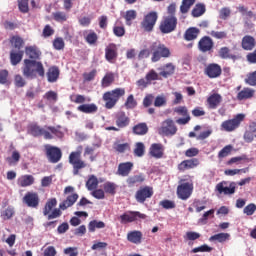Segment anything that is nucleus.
<instances>
[{
  "label": "nucleus",
  "mask_w": 256,
  "mask_h": 256,
  "mask_svg": "<svg viewBox=\"0 0 256 256\" xmlns=\"http://www.w3.org/2000/svg\"><path fill=\"white\" fill-rule=\"evenodd\" d=\"M160 135H165L166 137H171L177 133V126L175 122L171 119H167L162 122V126L159 129Z\"/></svg>",
  "instance_id": "4468645a"
},
{
  "label": "nucleus",
  "mask_w": 256,
  "mask_h": 256,
  "mask_svg": "<svg viewBox=\"0 0 256 256\" xmlns=\"http://www.w3.org/2000/svg\"><path fill=\"white\" fill-rule=\"evenodd\" d=\"M68 159L73 167V175H78L81 169L89 167V164L81 159V151L71 152Z\"/></svg>",
  "instance_id": "423d86ee"
},
{
  "label": "nucleus",
  "mask_w": 256,
  "mask_h": 256,
  "mask_svg": "<svg viewBox=\"0 0 256 256\" xmlns=\"http://www.w3.org/2000/svg\"><path fill=\"white\" fill-rule=\"evenodd\" d=\"M177 197L182 201H187L191 195H193V183L186 182L178 185L177 187Z\"/></svg>",
  "instance_id": "9b49d317"
},
{
  "label": "nucleus",
  "mask_w": 256,
  "mask_h": 256,
  "mask_svg": "<svg viewBox=\"0 0 256 256\" xmlns=\"http://www.w3.org/2000/svg\"><path fill=\"white\" fill-rule=\"evenodd\" d=\"M195 5V0H182V4L180 5V12L185 15L189 13L191 7Z\"/></svg>",
  "instance_id": "49530a36"
},
{
  "label": "nucleus",
  "mask_w": 256,
  "mask_h": 256,
  "mask_svg": "<svg viewBox=\"0 0 256 256\" xmlns=\"http://www.w3.org/2000/svg\"><path fill=\"white\" fill-rule=\"evenodd\" d=\"M98 185H99V180L95 177V175L90 176L86 182V187L88 191H95Z\"/></svg>",
  "instance_id": "de8ad7c7"
},
{
  "label": "nucleus",
  "mask_w": 256,
  "mask_h": 256,
  "mask_svg": "<svg viewBox=\"0 0 256 256\" xmlns=\"http://www.w3.org/2000/svg\"><path fill=\"white\" fill-rule=\"evenodd\" d=\"M23 55H25V51L24 50H11L10 51V63L11 65H13L14 67L19 65V63H21V61H23Z\"/></svg>",
  "instance_id": "c756f323"
},
{
  "label": "nucleus",
  "mask_w": 256,
  "mask_h": 256,
  "mask_svg": "<svg viewBox=\"0 0 256 256\" xmlns=\"http://www.w3.org/2000/svg\"><path fill=\"white\" fill-rule=\"evenodd\" d=\"M22 201L27 207L37 209L39 207V194L37 192H27Z\"/></svg>",
  "instance_id": "f3484780"
},
{
  "label": "nucleus",
  "mask_w": 256,
  "mask_h": 256,
  "mask_svg": "<svg viewBox=\"0 0 256 256\" xmlns=\"http://www.w3.org/2000/svg\"><path fill=\"white\" fill-rule=\"evenodd\" d=\"M77 110L80 111V113H86V114H91V113H97L98 107L96 104H82L77 107Z\"/></svg>",
  "instance_id": "a19ab883"
},
{
  "label": "nucleus",
  "mask_w": 256,
  "mask_h": 256,
  "mask_svg": "<svg viewBox=\"0 0 256 256\" xmlns=\"http://www.w3.org/2000/svg\"><path fill=\"white\" fill-rule=\"evenodd\" d=\"M161 33L169 34L173 33L175 29H177V17L175 16H167L165 17L159 26Z\"/></svg>",
  "instance_id": "9d476101"
},
{
  "label": "nucleus",
  "mask_w": 256,
  "mask_h": 256,
  "mask_svg": "<svg viewBox=\"0 0 256 256\" xmlns=\"http://www.w3.org/2000/svg\"><path fill=\"white\" fill-rule=\"evenodd\" d=\"M45 149V155L49 163H59L61 159L63 158V152L61 151V148L57 146H51L49 144H46L44 146Z\"/></svg>",
  "instance_id": "6e6552de"
},
{
  "label": "nucleus",
  "mask_w": 256,
  "mask_h": 256,
  "mask_svg": "<svg viewBox=\"0 0 256 256\" xmlns=\"http://www.w3.org/2000/svg\"><path fill=\"white\" fill-rule=\"evenodd\" d=\"M241 161H246V163H249V157L247 155L243 154L241 156L232 157L230 160L227 161V165H233V163H241Z\"/></svg>",
  "instance_id": "bf43d9fd"
},
{
  "label": "nucleus",
  "mask_w": 256,
  "mask_h": 256,
  "mask_svg": "<svg viewBox=\"0 0 256 256\" xmlns=\"http://www.w3.org/2000/svg\"><path fill=\"white\" fill-rule=\"evenodd\" d=\"M237 189V184L235 182L222 181L216 185V191L220 195H233Z\"/></svg>",
  "instance_id": "ddd939ff"
},
{
  "label": "nucleus",
  "mask_w": 256,
  "mask_h": 256,
  "mask_svg": "<svg viewBox=\"0 0 256 256\" xmlns=\"http://www.w3.org/2000/svg\"><path fill=\"white\" fill-rule=\"evenodd\" d=\"M115 123L118 129H125V127H129L131 118L124 111H119L115 114Z\"/></svg>",
  "instance_id": "6ab92c4d"
},
{
  "label": "nucleus",
  "mask_w": 256,
  "mask_h": 256,
  "mask_svg": "<svg viewBox=\"0 0 256 256\" xmlns=\"http://www.w3.org/2000/svg\"><path fill=\"white\" fill-rule=\"evenodd\" d=\"M14 84H15V87L21 88V87H25V85H27V82L25 81V78L21 76V74H17L14 77Z\"/></svg>",
  "instance_id": "69168bd1"
},
{
  "label": "nucleus",
  "mask_w": 256,
  "mask_h": 256,
  "mask_svg": "<svg viewBox=\"0 0 256 256\" xmlns=\"http://www.w3.org/2000/svg\"><path fill=\"white\" fill-rule=\"evenodd\" d=\"M114 82L115 74H113L112 72H108L101 80V87H103L104 89L107 87H111V85H113Z\"/></svg>",
  "instance_id": "79ce46f5"
},
{
  "label": "nucleus",
  "mask_w": 256,
  "mask_h": 256,
  "mask_svg": "<svg viewBox=\"0 0 256 256\" xmlns=\"http://www.w3.org/2000/svg\"><path fill=\"white\" fill-rule=\"evenodd\" d=\"M213 251V247H210L207 244H203L199 247H196L191 250V253H211Z\"/></svg>",
  "instance_id": "052dcab7"
},
{
  "label": "nucleus",
  "mask_w": 256,
  "mask_h": 256,
  "mask_svg": "<svg viewBox=\"0 0 256 256\" xmlns=\"http://www.w3.org/2000/svg\"><path fill=\"white\" fill-rule=\"evenodd\" d=\"M121 225H127V223H134L137 219H147V215L139 211H127L119 216Z\"/></svg>",
  "instance_id": "1a4fd4ad"
},
{
  "label": "nucleus",
  "mask_w": 256,
  "mask_h": 256,
  "mask_svg": "<svg viewBox=\"0 0 256 256\" xmlns=\"http://www.w3.org/2000/svg\"><path fill=\"white\" fill-rule=\"evenodd\" d=\"M174 113L177 115H181L183 118H179L176 120L178 125H187L189 121H191V116H189V110L185 106H178L174 109Z\"/></svg>",
  "instance_id": "a211bd4d"
},
{
  "label": "nucleus",
  "mask_w": 256,
  "mask_h": 256,
  "mask_svg": "<svg viewBox=\"0 0 256 256\" xmlns=\"http://www.w3.org/2000/svg\"><path fill=\"white\" fill-rule=\"evenodd\" d=\"M84 39L88 45H97V41L99 40V36L93 30L84 31L83 32Z\"/></svg>",
  "instance_id": "4c0bfd02"
},
{
  "label": "nucleus",
  "mask_w": 256,
  "mask_h": 256,
  "mask_svg": "<svg viewBox=\"0 0 256 256\" xmlns=\"http://www.w3.org/2000/svg\"><path fill=\"white\" fill-rule=\"evenodd\" d=\"M124 19L126 21V25L128 27H131V25H133V21H135V19H137V11L127 10L124 15Z\"/></svg>",
  "instance_id": "c03bdc74"
},
{
  "label": "nucleus",
  "mask_w": 256,
  "mask_h": 256,
  "mask_svg": "<svg viewBox=\"0 0 256 256\" xmlns=\"http://www.w3.org/2000/svg\"><path fill=\"white\" fill-rule=\"evenodd\" d=\"M124 107L126 109H135V107H137V100H135V96L133 94H130L125 103H124Z\"/></svg>",
  "instance_id": "6e6d98bb"
},
{
  "label": "nucleus",
  "mask_w": 256,
  "mask_h": 256,
  "mask_svg": "<svg viewBox=\"0 0 256 256\" xmlns=\"http://www.w3.org/2000/svg\"><path fill=\"white\" fill-rule=\"evenodd\" d=\"M153 187L151 186H142L135 193V199L137 203H145L147 199L153 197Z\"/></svg>",
  "instance_id": "f8f14e48"
},
{
  "label": "nucleus",
  "mask_w": 256,
  "mask_h": 256,
  "mask_svg": "<svg viewBox=\"0 0 256 256\" xmlns=\"http://www.w3.org/2000/svg\"><path fill=\"white\" fill-rule=\"evenodd\" d=\"M223 73V69H221V65L217 63H210L204 69V74L207 75L209 79H217L221 77Z\"/></svg>",
  "instance_id": "2eb2a0df"
},
{
  "label": "nucleus",
  "mask_w": 256,
  "mask_h": 256,
  "mask_svg": "<svg viewBox=\"0 0 256 256\" xmlns=\"http://www.w3.org/2000/svg\"><path fill=\"white\" fill-rule=\"evenodd\" d=\"M33 183H35V177L29 174L21 176L17 181L19 187H31Z\"/></svg>",
  "instance_id": "c9c22d12"
},
{
  "label": "nucleus",
  "mask_w": 256,
  "mask_h": 256,
  "mask_svg": "<svg viewBox=\"0 0 256 256\" xmlns=\"http://www.w3.org/2000/svg\"><path fill=\"white\" fill-rule=\"evenodd\" d=\"M77 199H79V194L77 193L68 195L67 198L59 204V209H61V211H66V209L73 207V205L77 203Z\"/></svg>",
  "instance_id": "5701e85b"
},
{
  "label": "nucleus",
  "mask_w": 256,
  "mask_h": 256,
  "mask_svg": "<svg viewBox=\"0 0 256 256\" xmlns=\"http://www.w3.org/2000/svg\"><path fill=\"white\" fill-rule=\"evenodd\" d=\"M132 133L134 135H147L149 133V127L147 126V123L141 122L133 126Z\"/></svg>",
  "instance_id": "58836bf2"
},
{
  "label": "nucleus",
  "mask_w": 256,
  "mask_h": 256,
  "mask_svg": "<svg viewBox=\"0 0 256 256\" xmlns=\"http://www.w3.org/2000/svg\"><path fill=\"white\" fill-rule=\"evenodd\" d=\"M53 207H57V198L49 199L46 202L45 207L43 209V215L47 217V215H49V213L53 211Z\"/></svg>",
  "instance_id": "37998d69"
},
{
  "label": "nucleus",
  "mask_w": 256,
  "mask_h": 256,
  "mask_svg": "<svg viewBox=\"0 0 256 256\" xmlns=\"http://www.w3.org/2000/svg\"><path fill=\"white\" fill-rule=\"evenodd\" d=\"M244 83L249 85L250 87H256V70L253 72H249L244 79Z\"/></svg>",
  "instance_id": "3c124183"
},
{
  "label": "nucleus",
  "mask_w": 256,
  "mask_h": 256,
  "mask_svg": "<svg viewBox=\"0 0 256 256\" xmlns=\"http://www.w3.org/2000/svg\"><path fill=\"white\" fill-rule=\"evenodd\" d=\"M215 47L213 38L209 36H203L198 42V49L201 53H211Z\"/></svg>",
  "instance_id": "dca6fc26"
},
{
  "label": "nucleus",
  "mask_w": 256,
  "mask_h": 256,
  "mask_svg": "<svg viewBox=\"0 0 256 256\" xmlns=\"http://www.w3.org/2000/svg\"><path fill=\"white\" fill-rule=\"evenodd\" d=\"M150 51L152 55V63H157L161 61V59H169V57H171V50L169 47L159 41L153 42L150 45Z\"/></svg>",
  "instance_id": "7ed1b4c3"
},
{
  "label": "nucleus",
  "mask_w": 256,
  "mask_h": 256,
  "mask_svg": "<svg viewBox=\"0 0 256 256\" xmlns=\"http://www.w3.org/2000/svg\"><path fill=\"white\" fill-rule=\"evenodd\" d=\"M201 34V30L197 27H190L184 33L185 41H195L197 37Z\"/></svg>",
  "instance_id": "473e14b6"
},
{
  "label": "nucleus",
  "mask_w": 256,
  "mask_h": 256,
  "mask_svg": "<svg viewBox=\"0 0 256 256\" xmlns=\"http://www.w3.org/2000/svg\"><path fill=\"white\" fill-rule=\"evenodd\" d=\"M10 45L12 47L11 51H23L25 40L19 35H14L10 37Z\"/></svg>",
  "instance_id": "b1692460"
},
{
  "label": "nucleus",
  "mask_w": 256,
  "mask_h": 256,
  "mask_svg": "<svg viewBox=\"0 0 256 256\" xmlns=\"http://www.w3.org/2000/svg\"><path fill=\"white\" fill-rule=\"evenodd\" d=\"M117 44L115 43H110L106 46L105 48V59L109 63H113L115 59H117Z\"/></svg>",
  "instance_id": "4be33fe9"
},
{
  "label": "nucleus",
  "mask_w": 256,
  "mask_h": 256,
  "mask_svg": "<svg viewBox=\"0 0 256 256\" xmlns=\"http://www.w3.org/2000/svg\"><path fill=\"white\" fill-rule=\"evenodd\" d=\"M195 167H199V159L192 158L182 161L180 164H178L177 169L180 173H185V171L195 169Z\"/></svg>",
  "instance_id": "aec40b11"
},
{
  "label": "nucleus",
  "mask_w": 256,
  "mask_h": 256,
  "mask_svg": "<svg viewBox=\"0 0 256 256\" xmlns=\"http://www.w3.org/2000/svg\"><path fill=\"white\" fill-rule=\"evenodd\" d=\"M95 229H105V222L92 220L88 224V230L90 233H95Z\"/></svg>",
  "instance_id": "a18cd8bd"
},
{
  "label": "nucleus",
  "mask_w": 256,
  "mask_h": 256,
  "mask_svg": "<svg viewBox=\"0 0 256 256\" xmlns=\"http://www.w3.org/2000/svg\"><path fill=\"white\" fill-rule=\"evenodd\" d=\"M127 241L134 245H141L143 241V232L139 230H133L127 233Z\"/></svg>",
  "instance_id": "393cba45"
},
{
  "label": "nucleus",
  "mask_w": 256,
  "mask_h": 256,
  "mask_svg": "<svg viewBox=\"0 0 256 256\" xmlns=\"http://www.w3.org/2000/svg\"><path fill=\"white\" fill-rule=\"evenodd\" d=\"M22 74L26 79H36L37 75H39V77H45V67L40 61L24 59Z\"/></svg>",
  "instance_id": "f03ea898"
},
{
  "label": "nucleus",
  "mask_w": 256,
  "mask_h": 256,
  "mask_svg": "<svg viewBox=\"0 0 256 256\" xmlns=\"http://www.w3.org/2000/svg\"><path fill=\"white\" fill-rule=\"evenodd\" d=\"M160 206L163 207V209H175L177 205L172 200H162L160 201Z\"/></svg>",
  "instance_id": "774afa93"
},
{
  "label": "nucleus",
  "mask_w": 256,
  "mask_h": 256,
  "mask_svg": "<svg viewBox=\"0 0 256 256\" xmlns=\"http://www.w3.org/2000/svg\"><path fill=\"white\" fill-rule=\"evenodd\" d=\"M131 171H133V162H123L118 165L117 175L129 177Z\"/></svg>",
  "instance_id": "a878e982"
},
{
  "label": "nucleus",
  "mask_w": 256,
  "mask_h": 256,
  "mask_svg": "<svg viewBox=\"0 0 256 256\" xmlns=\"http://www.w3.org/2000/svg\"><path fill=\"white\" fill-rule=\"evenodd\" d=\"M25 53L29 56L31 61H36V59H40L41 57V50L37 48V46H27Z\"/></svg>",
  "instance_id": "72a5a7b5"
},
{
  "label": "nucleus",
  "mask_w": 256,
  "mask_h": 256,
  "mask_svg": "<svg viewBox=\"0 0 256 256\" xmlns=\"http://www.w3.org/2000/svg\"><path fill=\"white\" fill-rule=\"evenodd\" d=\"M103 189L105 193H109V195H115L117 193V184L113 182L104 183Z\"/></svg>",
  "instance_id": "864d4df0"
},
{
  "label": "nucleus",
  "mask_w": 256,
  "mask_h": 256,
  "mask_svg": "<svg viewBox=\"0 0 256 256\" xmlns=\"http://www.w3.org/2000/svg\"><path fill=\"white\" fill-rule=\"evenodd\" d=\"M145 182V174H137L133 176H129L126 179V183L128 187H135V185H141V183Z\"/></svg>",
  "instance_id": "2f4dec72"
},
{
  "label": "nucleus",
  "mask_w": 256,
  "mask_h": 256,
  "mask_svg": "<svg viewBox=\"0 0 256 256\" xmlns=\"http://www.w3.org/2000/svg\"><path fill=\"white\" fill-rule=\"evenodd\" d=\"M60 73L59 67L51 66L46 73L48 83H56V81L59 79Z\"/></svg>",
  "instance_id": "f704fd0d"
},
{
  "label": "nucleus",
  "mask_w": 256,
  "mask_h": 256,
  "mask_svg": "<svg viewBox=\"0 0 256 256\" xmlns=\"http://www.w3.org/2000/svg\"><path fill=\"white\" fill-rule=\"evenodd\" d=\"M87 155H89V160L91 161V163H93V161L97 160V154H95V148L94 146H86L84 149V157H87Z\"/></svg>",
  "instance_id": "8fccbe9b"
},
{
  "label": "nucleus",
  "mask_w": 256,
  "mask_h": 256,
  "mask_svg": "<svg viewBox=\"0 0 256 256\" xmlns=\"http://www.w3.org/2000/svg\"><path fill=\"white\" fill-rule=\"evenodd\" d=\"M159 75L160 74H158L157 71H155L154 69H151L145 75V79L151 85V83H153V81H159Z\"/></svg>",
  "instance_id": "603ef678"
},
{
  "label": "nucleus",
  "mask_w": 256,
  "mask_h": 256,
  "mask_svg": "<svg viewBox=\"0 0 256 256\" xmlns=\"http://www.w3.org/2000/svg\"><path fill=\"white\" fill-rule=\"evenodd\" d=\"M71 103H76L77 105H83L85 101H87V98L81 94H72L69 97Z\"/></svg>",
  "instance_id": "4d7b16f0"
},
{
  "label": "nucleus",
  "mask_w": 256,
  "mask_h": 256,
  "mask_svg": "<svg viewBox=\"0 0 256 256\" xmlns=\"http://www.w3.org/2000/svg\"><path fill=\"white\" fill-rule=\"evenodd\" d=\"M135 157H143L145 155V144L143 142H137L134 148Z\"/></svg>",
  "instance_id": "5fc2aeb1"
},
{
  "label": "nucleus",
  "mask_w": 256,
  "mask_h": 256,
  "mask_svg": "<svg viewBox=\"0 0 256 256\" xmlns=\"http://www.w3.org/2000/svg\"><path fill=\"white\" fill-rule=\"evenodd\" d=\"M53 47L56 51L65 49V41L61 37H57L53 40Z\"/></svg>",
  "instance_id": "680f3d73"
},
{
  "label": "nucleus",
  "mask_w": 256,
  "mask_h": 256,
  "mask_svg": "<svg viewBox=\"0 0 256 256\" xmlns=\"http://www.w3.org/2000/svg\"><path fill=\"white\" fill-rule=\"evenodd\" d=\"M205 4L198 3L195 5V7L192 9L191 15L192 17H201L205 13Z\"/></svg>",
  "instance_id": "09e8293b"
},
{
  "label": "nucleus",
  "mask_w": 256,
  "mask_h": 256,
  "mask_svg": "<svg viewBox=\"0 0 256 256\" xmlns=\"http://www.w3.org/2000/svg\"><path fill=\"white\" fill-rule=\"evenodd\" d=\"M18 9L20 13H29V0H18Z\"/></svg>",
  "instance_id": "e2e57ef3"
},
{
  "label": "nucleus",
  "mask_w": 256,
  "mask_h": 256,
  "mask_svg": "<svg viewBox=\"0 0 256 256\" xmlns=\"http://www.w3.org/2000/svg\"><path fill=\"white\" fill-rule=\"evenodd\" d=\"M158 71H160V77L167 79V77H171V75L175 73V65H173V63H167L166 65L158 68Z\"/></svg>",
  "instance_id": "7c9ffc66"
},
{
  "label": "nucleus",
  "mask_w": 256,
  "mask_h": 256,
  "mask_svg": "<svg viewBox=\"0 0 256 256\" xmlns=\"http://www.w3.org/2000/svg\"><path fill=\"white\" fill-rule=\"evenodd\" d=\"M238 101H247V99H253L255 97V90L249 87H244L237 94Z\"/></svg>",
  "instance_id": "cd10ccee"
},
{
  "label": "nucleus",
  "mask_w": 256,
  "mask_h": 256,
  "mask_svg": "<svg viewBox=\"0 0 256 256\" xmlns=\"http://www.w3.org/2000/svg\"><path fill=\"white\" fill-rule=\"evenodd\" d=\"M245 121V114H237L232 119L225 120L221 123V131H226V133H233L241 127V123Z\"/></svg>",
  "instance_id": "39448f33"
},
{
  "label": "nucleus",
  "mask_w": 256,
  "mask_h": 256,
  "mask_svg": "<svg viewBox=\"0 0 256 256\" xmlns=\"http://www.w3.org/2000/svg\"><path fill=\"white\" fill-rule=\"evenodd\" d=\"M223 101V96L219 93H213L207 98V103L209 109H217L218 105H221V102Z\"/></svg>",
  "instance_id": "c85d7f7f"
},
{
  "label": "nucleus",
  "mask_w": 256,
  "mask_h": 256,
  "mask_svg": "<svg viewBox=\"0 0 256 256\" xmlns=\"http://www.w3.org/2000/svg\"><path fill=\"white\" fill-rule=\"evenodd\" d=\"M231 239L230 233H218L209 238L210 243H225Z\"/></svg>",
  "instance_id": "e433bc0d"
},
{
  "label": "nucleus",
  "mask_w": 256,
  "mask_h": 256,
  "mask_svg": "<svg viewBox=\"0 0 256 256\" xmlns=\"http://www.w3.org/2000/svg\"><path fill=\"white\" fill-rule=\"evenodd\" d=\"M121 97H125V88H116L105 92L102 96V99L105 102V109H113L115 105L119 103Z\"/></svg>",
  "instance_id": "20e7f679"
},
{
  "label": "nucleus",
  "mask_w": 256,
  "mask_h": 256,
  "mask_svg": "<svg viewBox=\"0 0 256 256\" xmlns=\"http://www.w3.org/2000/svg\"><path fill=\"white\" fill-rule=\"evenodd\" d=\"M149 154L151 157H154V159H162L165 154V147L161 143H153L150 146Z\"/></svg>",
  "instance_id": "412c9836"
},
{
  "label": "nucleus",
  "mask_w": 256,
  "mask_h": 256,
  "mask_svg": "<svg viewBox=\"0 0 256 256\" xmlns=\"http://www.w3.org/2000/svg\"><path fill=\"white\" fill-rule=\"evenodd\" d=\"M113 149L116 153H127V151H131V144L129 142L121 143L116 141L113 143Z\"/></svg>",
  "instance_id": "ea45409f"
},
{
  "label": "nucleus",
  "mask_w": 256,
  "mask_h": 256,
  "mask_svg": "<svg viewBox=\"0 0 256 256\" xmlns=\"http://www.w3.org/2000/svg\"><path fill=\"white\" fill-rule=\"evenodd\" d=\"M255 211H256L255 203H250L243 209V213L245 215H248V217H251V215H254Z\"/></svg>",
  "instance_id": "338daca9"
},
{
  "label": "nucleus",
  "mask_w": 256,
  "mask_h": 256,
  "mask_svg": "<svg viewBox=\"0 0 256 256\" xmlns=\"http://www.w3.org/2000/svg\"><path fill=\"white\" fill-rule=\"evenodd\" d=\"M52 17L54 21H57V23H65L67 21V13L57 11L52 14Z\"/></svg>",
  "instance_id": "13d9d810"
},
{
  "label": "nucleus",
  "mask_w": 256,
  "mask_h": 256,
  "mask_svg": "<svg viewBox=\"0 0 256 256\" xmlns=\"http://www.w3.org/2000/svg\"><path fill=\"white\" fill-rule=\"evenodd\" d=\"M201 238V234L199 232H193V231H188L186 232V235L184 236V239L186 241H197V239Z\"/></svg>",
  "instance_id": "0e129e2a"
},
{
  "label": "nucleus",
  "mask_w": 256,
  "mask_h": 256,
  "mask_svg": "<svg viewBox=\"0 0 256 256\" xmlns=\"http://www.w3.org/2000/svg\"><path fill=\"white\" fill-rule=\"evenodd\" d=\"M256 41L251 35H246L242 38L241 47L244 51H253L255 49Z\"/></svg>",
  "instance_id": "bb28decb"
},
{
  "label": "nucleus",
  "mask_w": 256,
  "mask_h": 256,
  "mask_svg": "<svg viewBox=\"0 0 256 256\" xmlns=\"http://www.w3.org/2000/svg\"><path fill=\"white\" fill-rule=\"evenodd\" d=\"M157 19H159L157 12L151 11L147 13L140 23L141 29L146 33H151L155 29V25H157Z\"/></svg>",
  "instance_id": "0eeeda50"
},
{
  "label": "nucleus",
  "mask_w": 256,
  "mask_h": 256,
  "mask_svg": "<svg viewBox=\"0 0 256 256\" xmlns=\"http://www.w3.org/2000/svg\"><path fill=\"white\" fill-rule=\"evenodd\" d=\"M61 126H45L41 128V126L37 125V123L30 124L28 126V131L32 137H41L44 136V139L51 140L53 139V135L58 137V139H63V132L60 131Z\"/></svg>",
  "instance_id": "f257e3e1"
}]
</instances>
